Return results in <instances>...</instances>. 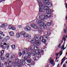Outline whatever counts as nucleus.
<instances>
[{
	"label": "nucleus",
	"mask_w": 67,
	"mask_h": 67,
	"mask_svg": "<svg viewBox=\"0 0 67 67\" xmlns=\"http://www.w3.org/2000/svg\"><path fill=\"white\" fill-rule=\"evenodd\" d=\"M25 33V32H24L22 31L20 32V34H21V35H24V34Z\"/></svg>",
	"instance_id": "31"
},
{
	"label": "nucleus",
	"mask_w": 67,
	"mask_h": 67,
	"mask_svg": "<svg viewBox=\"0 0 67 67\" xmlns=\"http://www.w3.org/2000/svg\"><path fill=\"white\" fill-rule=\"evenodd\" d=\"M64 48V45H63L61 49H63Z\"/></svg>",
	"instance_id": "45"
},
{
	"label": "nucleus",
	"mask_w": 67,
	"mask_h": 67,
	"mask_svg": "<svg viewBox=\"0 0 67 67\" xmlns=\"http://www.w3.org/2000/svg\"><path fill=\"white\" fill-rule=\"evenodd\" d=\"M25 29L27 30V31H31V28L29 26H27L25 28Z\"/></svg>",
	"instance_id": "9"
},
{
	"label": "nucleus",
	"mask_w": 67,
	"mask_h": 67,
	"mask_svg": "<svg viewBox=\"0 0 67 67\" xmlns=\"http://www.w3.org/2000/svg\"><path fill=\"white\" fill-rule=\"evenodd\" d=\"M36 22L38 23L39 25L41 26H42L43 25V23L42 21V20H37L36 21Z\"/></svg>",
	"instance_id": "4"
},
{
	"label": "nucleus",
	"mask_w": 67,
	"mask_h": 67,
	"mask_svg": "<svg viewBox=\"0 0 67 67\" xmlns=\"http://www.w3.org/2000/svg\"><path fill=\"white\" fill-rule=\"evenodd\" d=\"M39 18L40 19H41V20H44L45 18V17L44 15H41L39 16Z\"/></svg>",
	"instance_id": "10"
},
{
	"label": "nucleus",
	"mask_w": 67,
	"mask_h": 67,
	"mask_svg": "<svg viewBox=\"0 0 67 67\" xmlns=\"http://www.w3.org/2000/svg\"><path fill=\"white\" fill-rule=\"evenodd\" d=\"M59 64H58V66H57V67H59Z\"/></svg>",
	"instance_id": "60"
},
{
	"label": "nucleus",
	"mask_w": 67,
	"mask_h": 67,
	"mask_svg": "<svg viewBox=\"0 0 67 67\" xmlns=\"http://www.w3.org/2000/svg\"><path fill=\"white\" fill-rule=\"evenodd\" d=\"M34 29H35V30H37L38 29V27L37 26H35V27H34Z\"/></svg>",
	"instance_id": "32"
},
{
	"label": "nucleus",
	"mask_w": 67,
	"mask_h": 67,
	"mask_svg": "<svg viewBox=\"0 0 67 67\" xmlns=\"http://www.w3.org/2000/svg\"><path fill=\"white\" fill-rule=\"evenodd\" d=\"M3 43H1V47L2 48L3 47Z\"/></svg>",
	"instance_id": "44"
},
{
	"label": "nucleus",
	"mask_w": 67,
	"mask_h": 67,
	"mask_svg": "<svg viewBox=\"0 0 67 67\" xmlns=\"http://www.w3.org/2000/svg\"><path fill=\"white\" fill-rule=\"evenodd\" d=\"M4 50H2L1 52V53L2 55L4 53Z\"/></svg>",
	"instance_id": "36"
},
{
	"label": "nucleus",
	"mask_w": 67,
	"mask_h": 67,
	"mask_svg": "<svg viewBox=\"0 0 67 67\" xmlns=\"http://www.w3.org/2000/svg\"><path fill=\"white\" fill-rule=\"evenodd\" d=\"M47 13L50 14L52 12V11L51 9H48L46 10Z\"/></svg>",
	"instance_id": "19"
},
{
	"label": "nucleus",
	"mask_w": 67,
	"mask_h": 67,
	"mask_svg": "<svg viewBox=\"0 0 67 67\" xmlns=\"http://www.w3.org/2000/svg\"><path fill=\"white\" fill-rule=\"evenodd\" d=\"M34 36L35 37L34 38H38V37H39V35H34Z\"/></svg>",
	"instance_id": "24"
},
{
	"label": "nucleus",
	"mask_w": 67,
	"mask_h": 67,
	"mask_svg": "<svg viewBox=\"0 0 67 67\" xmlns=\"http://www.w3.org/2000/svg\"><path fill=\"white\" fill-rule=\"evenodd\" d=\"M66 19L67 20H66V22H67V15L66 16Z\"/></svg>",
	"instance_id": "62"
},
{
	"label": "nucleus",
	"mask_w": 67,
	"mask_h": 67,
	"mask_svg": "<svg viewBox=\"0 0 67 67\" xmlns=\"http://www.w3.org/2000/svg\"><path fill=\"white\" fill-rule=\"evenodd\" d=\"M6 60L8 62H9L8 63V65H11L13 64V62L12 61V59L11 58L8 59V58H7Z\"/></svg>",
	"instance_id": "7"
},
{
	"label": "nucleus",
	"mask_w": 67,
	"mask_h": 67,
	"mask_svg": "<svg viewBox=\"0 0 67 67\" xmlns=\"http://www.w3.org/2000/svg\"><path fill=\"white\" fill-rule=\"evenodd\" d=\"M65 36V35H64L63 38V40L64 41V42H65V41H66V37Z\"/></svg>",
	"instance_id": "21"
},
{
	"label": "nucleus",
	"mask_w": 67,
	"mask_h": 67,
	"mask_svg": "<svg viewBox=\"0 0 67 67\" xmlns=\"http://www.w3.org/2000/svg\"><path fill=\"white\" fill-rule=\"evenodd\" d=\"M27 57V56H25L24 57V59L25 60H27V59H29V57Z\"/></svg>",
	"instance_id": "29"
},
{
	"label": "nucleus",
	"mask_w": 67,
	"mask_h": 67,
	"mask_svg": "<svg viewBox=\"0 0 67 67\" xmlns=\"http://www.w3.org/2000/svg\"><path fill=\"white\" fill-rule=\"evenodd\" d=\"M8 62H6L5 63L4 65H6L8 64Z\"/></svg>",
	"instance_id": "54"
},
{
	"label": "nucleus",
	"mask_w": 67,
	"mask_h": 67,
	"mask_svg": "<svg viewBox=\"0 0 67 67\" xmlns=\"http://www.w3.org/2000/svg\"><path fill=\"white\" fill-rule=\"evenodd\" d=\"M51 22H49L47 23V26H50V25H51Z\"/></svg>",
	"instance_id": "26"
},
{
	"label": "nucleus",
	"mask_w": 67,
	"mask_h": 67,
	"mask_svg": "<svg viewBox=\"0 0 67 67\" xmlns=\"http://www.w3.org/2000/svg\"><path fill=\"white\" fill-rule=\"evenodd\" d=\"M47 36H49L51 35V32L49 31H48L47 32Z\"/></svg>",
	"instance_id": "30"
},
{
	"label": "nucleus",
	"mask_w": 67,
	"mask_h": 67,
	"mask_svg": "<svg viewBox=\"0 0 67 67\" xmlns=\"http://www.w3.org/2000/svg\"><path fill=\"white\" fill-rule=\"evenodd\" d=\"M29 49H32V47H29Z\"/></svg>",
	"instance_id": "55"
},
{
	"label": "nucleus",
	"mask_w": 67,
	"mask_h": 67,
	"mask_svg": "<svg viewBox=\"0 0 67 67\" xmlns=\"http://www.w3.org/2000/svg\"><path fill=\"white\" fill-rule=\"evenodd\" d=\"M15 55H12L10 56V58L12 59H14V58H15Z\"/></svg>",
	"instance_id": "23"
},
{
	"label": "nucleus",
	"mask_w": 67,
	"mask_h": 67,
	"mask_svg": "<svg viewBox=\"0 0 67 67\" xmlns=\"http://www.w3.org/2000/svg\"><path fill=\"white\" fill-rule=\"evenodd\" d=\"M10 39V37L9 36H7L5 38V40H9V39Z\"/></svg>",
	"instance_id": "33"
},
{
	"label": "nucleus",
	"mask_w": 67,
	"mask_h": 67,
	"mask_svg": "<svg viewBox=\"0 0 67 67\" xmlns=\"http://www.w3.org/2000/svg\"><path fill=\"white\" fill-rule=\"evenodd\" d=\"M15 64H16L17 66H21L22 65H24L25 64V60H21L16 59L15 60Z\"/></svg>",
	"instance_id": "2"
},
{
	"label": "nucleus",
	"mask_w": 67,
	"mask_h": 67,
	"mask_svg": "<svg viewBox=\"0 0 67 67\" xmlns=\"http://www.w3.org/2000/svg\"><path fill=\"white\" fill-rule=\"evenodd\" d=\"M12 26L9 25V29H12Z\"/></svg>",
	"instance_id": "41"
},
{
	"label": "nucleus",
	"mask_w": 67,
	"mask_h": 67,
	"mask_svg": "<svg viewBox=\"0 0 67 67\" xmlns=\"http://www.w3.org/2000/svg\"><path fill=\"white\" fill-rule=\"evenodd\" d=\"M28 57H29V58L28 59H27L28 60H27V63H30L31 62V59L30 58L31 57V54H30V53H28Z\"/></svg>",
	"instance_id": "6"
},
{
	"label": "nucleus",
	"mask_w": 67,
	"mask_h": 67,
	"mask_svg": "<svg viewBox=\"0 0 67 67\" xmlns=\"http://www.w3.org/2000/svg\"><path fill=\"white\" fill-rule=\"evenodd\" d=\"M22 53L21 52H20L19 53V56H21V55H22Z\"/></svg>",
	"instance_id": "50"
},
{
	"label": "nucleus",
	"mask_w": 67,
	"mask_h": 67,
	"mask_svg": "<svg viewBox=\"0 0 67 67\" xmlns=\"http://www.w3.org/2000/svg\"><path fill=\"white\" fill-rule=\"evenodd\" d=\"M33 59L35 61H36V57H34L33 58Z\"/></svg>",
	"instance_id": "43"
},
{
	"label": "nucleus",
	"mask_w": 67,
	"mask_h": 67,
	"mask_svg": "<svg viewBox=\"0 0 67 67\" xmlns=\"http://www.w3.org/2000/svg\"><path fill=\"white\" fill-rule=\"evenodd\" d=\"M11 29H12V30L14 31L15 30V28L14 26H12Z\"/></svg>",
	"instance_id": "34"
},
{
	"label": "nucleus",
	"mask_w": 67,
	"mask_h": 67,
	"mask_svg": "<svg viewBox=\"0 0 67 67\" xmlns=\"http://www.w3.org/2000/svg\"><path fill=\"white\" fill-rule=\"evenodd\" d=\"M7 67H11V65H9Z\"/></svg>",
	"instance_id": "59"
},
{
	"label": "nucleus",
	"mask_w": 67,
	"mask_h": 67,
	"mask_svg": "<svg viewBox=\"0 0 67 67\" xmlns=\"http://www.w3.org/2000/svg\"><path fill=\"white\" fill-rule=\"evenodd\" d=\"M16 36L17 38H19L20 37V34L19 33H17L16 34Z\"/></svg>",
	"instance_id": "17"
},
{
	"label": "nucleus",
	"mask_w": 67,
	"mask_h": 67,
	"mask_svg": "<svg viewBox=\"0 0 67 67\" xmlns=\"http://www.w3.org/2000/svg\"><path fill=\"white\" fill-rule=\"evenodd\" d=\"M4 27H5V26L4 24H2L1 25V27L2 28H4Z\"/></svg>",
	"instance_id": "35"
},
{
	"label": "nucleus",
	"mask_w": 67,
	"mask_h": 67,
	"mask_svg": "<svg viewBox=\"0 0 67 67\" xmlns=\"http://www.w3.org/2000/svg\"><path fill=\"white\" fill-rule=\"evenodd\" d=\"M43 38V37H40V41H42Z\"/></svg>",
	"instance_id": "40"
},
{
	"label": "nucleus",
	"mask_w": 67,
	"mask_h": 67,
	"mask_svg": "<svg viewBox=\"0 0 67 67\" xmlns=\"http://www.w3.org/2000/svg\"><path fill=\"white\" fill-rule=\"evenodd\" d=\"M65 64H67V60L66 61Z\"/></svg>",
	"instance_id": "64"
},
{
	"label": "nucleus",
	"mask_w": 67,
	"mask_h": 67,
	"mask_svg": "<svg viewBox=\"0 0 67 67\" xmlns=\"http://www.w3.org/2000/svg\"><path fill=\"white\" fill-rule=\"evenodd\" d=\"M3 36H5V35L4 34H3Z\"/></svg>",
	"instance_id": "63"
},
{
	"label": "nucleus",
	"mask_w": 67,
	"mask_h": 67,
	"mask_svg": "<svg viewBox=\"0 0 67 67\" xmlns=\"http://www.w3.org/2000/svg\"><path fill=\"white\" fill-rule=\"evenodd\" d=\"M3 39V38L2 37H1V36L0 35V40H2Z\"/></svg>",
	"instance_id": "49"
},
{
	"label": "nucleus",
	"mask_w": 67,
	"mask_h": 67,
	"mask_svg": "<svg viewBox=\"0 0 67 67\" xmlns=\"http://www.w3.org/2000/svg\"><path fill=\"white\" fill-rule=\"evenodd\" d=\"M63 67H66V64L65 63H64L63 65Z\"/></svg>",
	"instance_id": "42"
},
{
	"label": "nucleus",
	"mask_w": 67,
	"mask_h": 67,
	"mask_svg": "<svg viewBox=\"0 0 67 67\" xmlns=\"http://www.w3.org/2000/svg\"><path fill=\"white\" fill-rule=\"evenodd\" d=\"M36 50L35 52H34L33 50L31 51V52L32 54V55L33 56H35L37 54V56L38 55H37V53L36 52Z\"/></svg>",
	"instance_id": "8"
},
{
	"label": "nucleus",
	"mask_w": 67,
	"mask_h": 67,
	"mask_svg": "<svg viewBox=\"0 0 67 67\" xmlns=\"http://www.w3.org/2000/svg\"><path fill=\"white\" fill-rule=\"evenodd\" d=\"M36 44L37 45H40L41 44V41H36Z\"/></svg>",
	"instance_id": "13"
},
{
	"label": "nucleus",
	"mask_w": 67,
	"mask_h": 67,
	"mask_svg": "<svg viewBox=\"0 0 67 67\" xmlns=\"http://www.w3.org/2000/svg\"><path fill=\"white\" fill-rule=\"evenodd\" d=\"M7 49H9V46H7Z\"/></svg>",
	"instance_id": "56"
},
{
	"label": "nucleus",
	"mask_w": 67,
	"mask_h": 67,
	"mask_svg": "<svg viewBox=\"0 0 67 67\" xmlns=\"http://www.w3.org/2000/svg\"><path fill=\"white\" fill-rule=\"evenodd\" d=\"M4 25L5 26H7V25H8L7 24V23H5L4 24Z\"/></svg>",
	"instance_id": "51"
},
{
	"label": "nucleus",
	"mask_w": 67,
	"mask_h": 67,
	"mask_svg": "<svg viewBox=\"0 0 67 67\" xmlns=\"http://www.w3.org/2000/svg\"><path fill=\"white\" fill-rule=\"evenodd\" d=\"M54 63V60H50V63H51L52 65H53Z\"/></svg>",
	"instance_id": "28"
},
{
	"label": "nucleus",
	"mask_w": 67,
	"mask_h": 67,
	"mask_svg": "<svg viewBox=\"0 0 67 67\" xmlns=\"http://www.w3.org/2000/svg\"><path fill=\"white\" fill-rule=\"evenodd\" d=\"M65 4H66L65 7H66V8H67V3H66Z\"/></svg>",
	"instance_id": "58"
},
{
	"label": "nucleus",
	"mask_w": 67,
	"mask_h": 67,
	"mask_svg": "<svg viewBox=\"0 0 67 67\" xmlns=\"http://www.w3.org/2000/svg\"><path fill=\"white\" fill-rule=\"evenodd\" d=\"M43 39L41 40V41L42 42H43V43H45V41H47V40H50V38H48V39L47 37L46 36H44L43 37Z\"/></svg>",
	"instance_id": "5"
},
{
	"label": "nucleus",
	"mask_w": 67,
	"mask_h": 67,
	"mask_svg": "<svg viewBox=\"0 0 67 67\" xmlns=\"http://www.w3.org/2000/svg\"><path fill=\"white\" fill-rule=\"evenodd\" d=\"M23 54H25V51H23Z\"/></svg>",
	"instance_id": "46"
},
{
	"label": "nucleus",
	"mask_w": 67,
	"mask_h": 67,
	"mask_svg": "<svg viewBox=\"0 0 67 67\" xmlns=\"http://www.w3.org/2000/svg\"><path fill=\"white\" fill-rule=\"evenodd\" d=\"M31 26H32V27L33 28H34V27H35V25L34 24H30Z\"/></svg>",
	"instance_id": "25"
},
{
	"label": "nucleus",
	"mask_w": 67,
	"mask_h": 67,
	"mask_svg": "<svg viewBox=\"0 0 67 67\" xmlns=\"http://www.w3.org/2000/svg\"><path fill=\"white\" fill-rule=\"evenodd\" d=\"M4 45H5L6 46H8V45H7V43H4Z\"/></svg>",
	"instance_id": "52"
},
{
	"label": "nucleus",
	"mask_w": 67,
	"mask_h": 67,
	"mask_svg": "<svg viewBox=\"0 0 67 67\" xmlns=\"http://www.w3.org/2000/svg\"><path fill=\"white\" fill-rule=\"evenodd\" d=\"M3 48L4 49H5V46H3V47L2 48Z\"/></svg>",
	"instance_id": "53"
},
{
	"label": "nucleus",
	"mask_w": 67,
	"mask_h": 67,
	"mask_svg": "<svg viewBox=\"0 0 67 67\" xmlns=\"http://www.w3.org/2000/svg\"><path fill=\"white\" fill-rule=\"evenodd\" d=\"M63 41H61V43H63Z\"/></svg>",
	"instance_id": "61"
},
{
	"label": "nucleus",
	"mask_w": 67,
	"mask_h": 67,
	"mask_svg": "<svg viewBox=\"0 0 67 67\" xmlns=\"http://www.w3.org/2000/svg\"><path fill=\"white\" fill-rule=\"evenodd\" d=\"M61 45V43H60L58 45V47H59V48H60V47H61V46H60Z\"/></svg>",
	"instance_id": "48"
},
{
	"label": "nucleus",
	"mask_w": 67,
	"mask_h": 67,
	"mask_svg": "<svg viewBox=\"0 0 67 67\" xmlns=\"http://www.w3.org/2000/svg\"><path fill=\"white\" fill-rule=\"evenodd\" d=\"M19 28H21L22 27V25H20L19 26Z\"/></svg>",
	"instance_id": "57"
},
{
	"label": "nucleus",
	"mask_w": 67,
	"mask_h": 67,
	"mask_svg": "<svg viewBox=\"0 0 67 67\" xmlns=\"http://www.w3.org/2000/svg\"><path fill=\"white\" fill-rule=\"evenodd\" d=\"M3 32H2L0 31V34L1 35H2V34H3Z\"/></svg>",
	"instance_id": "47"
},
{
	"label": "nucleus",
	"mask_w": 67,
	"mask_h": 67,
	"mask_svg": "<svg viewBox=\"0 0 67 67\" xmlns=\"http://www.w3.org/2000/svg\"><path fill=\"white\" fill-rule=\"evenodd\" d=\"M42 26L44 29H46V25L45 24H43Z\"/></svg>",
	"instance_id": "27"
},
{
	"label": "nucleus",
	"mask_w": 67,
	"mask_h": 67,
	"mask_svg": "<svg viewBox=\"0 0 67 67\" xmlns=\"http://www.w3.org/2000/svg\"><path fill=\"white\" fill-rule=\"evenodd\" d=\"M28 36V34L26 33H25V34L23 35V36L25 37H27V36Z\"/></svg>",
	"instance_id": "22"
},
{
	"label": "nucleus",
	"mask_w": 67,
	"mask_h": 67,
	"mask_svg": "<svg viewBox=\"0 0 67 67\" xmlns=\"http://www.w3.org/2000/svg\"><path fill=\"white\" fill-rule=\"evenodd\" d=\"M35 50H36V52L37 53V55H38V56H36V57H38V58H40L41 57H40L41 56V55L40 54H41V53H44V51L42 49H38V47H35L34 48Z\"/></svg>",
	"instance_id": "3"
},
{
	"label": "nucleus",
	"mask_w": 67,
	"mask_h": 67,
	"mask_svg": "<svg viewBox=\"0 0 67 67\" xmlns=\"http://www.w3.org/2000/svg\"><path fill=\"white\" fill-rule=\"evenodd\" d=\"M65 59H66V57H64L61 60L62 62H61V65H62L63 63V62H64V61H65Z\"/></svg>",
	"instance_id": "18"
},
{
	"label": "nucleus",
	"mask_w": 67,
	"mask_h": 67,
	"mask_svg": "<svg viewBox=\"0 0 67 67\" xmlns=\"http://www.w3.org/2000/svg\"><path fill=\"white\" fill-rule=\"evenodd\" d=\"M1 58L2 60H4V57L3 56V54H1Z\"/></svg>",
	"instance_id": "20"
},
{
	"label": "nucleus",
	"mask_w": 67,
	"mask_h": 67,
	"mask_svg": "<svg viewBox=\"0 0 67 67\" xmlns=\"http://www.w3.org/2000/svg\"><path fill=\"white\" fill-rule=\"evenodd\" d=\"M27 37L28 38H30L31 37V35H29L28 36H27Z\"/></svg>",
	"instance_id": "38"
},
{
	"label": "nucleus",
	"mask_w": 67,
	"mask_h": 67,
	"mask_svg": "<svg viewBox=\"0 0 67 67\" xmlns=\"http://www.w3.org/2000/svg\"><path fill=\"white\" fill-rule=\"evenodd\" d=\"M10 35V36H12L14 35V33L12 31H11L9 32Z\"/></svg>",
	"instance_id": "16"
},
{
	"label": "nucleus",
	"mask_w": 67,
	"mask_h": 67,
	"mask_svg": "<svg viewBox=\"0 0 67 67\" xmlns=\"http://www.w3.org/2000/svg\"><path fill=\"white\" fill-rule=\"evenodd\" d=\"M46 13L45 14V16L47 18H50V17H51L52 15L50 14L47 13L46 15Z\"/></svg>",
	"instance_id": "11"
},
{
	"label": "nucleus",
	"mask_w": 67,
	"mask_h": 67,
	"mask_svg": "<svg viewBox=\"0 0 67 67\" xmlns=\"http://www.w3.org/2000/svg\"><path fill=\"white\" fill-rule=\"evenodd\" d=\"M37 39L36 38H32V40L31 41V43H34V42L36 41V40Z\"/></svg>",
	"instance_id": "14"
},
{
	"label": "nucleus",
	"mask_w": 67,
	"mask_h": 67,
	"mask_svg": "<svg viewBox=\"0 0 67 67\" xmlns=\"http://www.w3.org/2000/svg\"><path fill=\"white\" fill-rule=\"evenodd\" d=\"M60 54V56L61 55H62V54H63V52H62V50H61L60 51L59 53H57L56 54V55L58 57V54Z\"/></svg>",
	"instance_id": "12"
},
{
	"label": "nucleus",
	"mask_w": 67,
	"mask_h": 67,
	"mask_svg": "<svg viewBox=\"0 0 67 67\" xmlns=\"http://www.w3.org/2000/svg\"><path fill=\"white\" fill-rule=\"evenodd\" d=\"M12 49H14V48H15V45H12Z\"/></svg>",
	"instance_id": "39"
},
{
	"label": "nucleus",
	"mask_w": 67,
	"mask_h": 67,
	"mask_svg": "<svg viewBox=\"0 0 67 67\" xmlns=\"http://www.w3.org/2000/svg\"><path fill=\"white\" fill-rule=\"evenodd\" d=\"M9 54L8 53H6V56L7 57H8L9 56Z\"/></svg>",
	"instance_id": "37"
},
{
	"label": "nucleus",
	"mask_w": 67,
	"mask_h": 67,
	"mask_svg": "<svg viewBox=\"0 0 67 67\" xmlns=\"http://www.w3.org/2000/svg\"><path fill=\"white\" fill-rule=\"evenodd\" d=\"M38 32L39 33H41L42 32V28L41 27L39 28L38 29Z\"/></svg>",
	"instance_id": "15"
},
{
	"label": "nucleus",
	"mask_w": 67,
	"mask_h": 67,
	"mask_svg": "<svg viewBox=\"0 0 67 67\" xmlns=\"http://www.w3.org/2000/svg\"><path fill=\"white\" fill-rule=\"evenodd\" d=\"M49 0H43V1L44 3H46L45 5H40L42 4V3L41 1L38 2V3L39 4V7L40 8V9L39 11L41 12H44V10H47L46 8H49L52 6V3H50L49 2Z\"/></svg>",
	"instance_id": "1"
}]
</instances>
